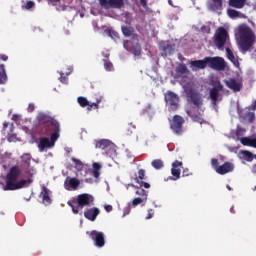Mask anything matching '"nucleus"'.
<instances>
[{
  "mask_svg": "<svg viewBox=\"0 0 256 256\" xmlns=\"http://www.w3.org/2000/svg\"><path fill=\"white\" fill-rule=\"evenodd\" d=\"M77 101L80 107H87V105H89V100L83 96L78 97Z\"/></svg>",
  "mask_w": 256,
  "mask_h": 256,
  "instance_id": "35",
  "label": "nucleus"
},
{
  "mask_svg": "<svg viewBox=\"0 0 256 256\" xmlns=\"http://www.w3.org/2000/svg\"><path fill=\"white\" fill-rule=\"evenodd\" d=\"M228 37H229V33L225 28L223 27L218 28L214 35V45H216V47L220 49V51H223L225 47V43H227Z\"/></svg>",
  "mask_w": 256,
  "mask_h": 256,
  "instance_id": "7",
  "label": "nucleus"
},
{
  "mask_svg": "<svg viewBox=\"0 0 256 256\" xmlns=\"http://www.w3.org/2000/svg\"><path fill=\"white\" fill-rule=\"evenodd\" d=\"M151 165L154 169H163V167H165L164 163H163V160L161 159H155L151 162Z\"/></svg>",
  "mask_w": 256,
  "mask_h": 256,
  "instance_id": "31",
  "label": "nucleus"
},
{
  "mask_svg": "<svg viewBox=\"0 0 256 256\" xmlns=\"http://www.w3.org/2000/svg\"><path fill=\"white\" fill-rule=\"evenodd\" d=\"M128 187H133L136 190V195H138L140 197V199H145L147 201V197L149 196V192L146 191L143 188H140V186H135L134 184H128Z\"/></svg>",
  "mask_w": 256,
  "mask_h": 256,
  "instance_id": "22",
  "label": "nucleus"
},
{
  "mask_svg": "<svg viewBox=\"0 0 256 256\" xmlns=\"http://www.w3.org/2000/svg\"><path fill=\"white\" fill-rule=\"evenodd\" d=\"M40 197L42 199V203L44 205H51V196H49V190L47 189V187H43L42 191L40 193Z\"/></svg>",
  "mask_w": 256,
  "mask_h": 256,
  "instance_id": "21",
  "label": "nucleus"
},
{
  "mask_svg": "<svg viewBox=\"0 0 256 256\" xmlns=\"http://www.w3.org/2000/svg\"><path fill=\"white\" fill-rule=\"evenodd\" d=\"M147 200L145 198H134L132 201V207H137V205H141V203H145Z\"/></svg>",
  "mask_w": 256,
  "mask_h": 256,
  "instance_id": "38",
  "label": "nucleus"
},
{
  "mask_svg": "<svg viewBox=\"0 0 256 256\" xmlns=\"http://www.w3.org/2000/svg\"><path fill=\"white\" fill-rule=\"evenodd\" d=\"M7 127H9V122H4V123H3V129H2V131H5V129H7Z\"/></svg>",
  "mask_w": 256,
  "mask_h": 256,
  "instance_id": "56",
  "label": "nucleus"
},
{
  "mask_svg": "<svg viewBox=\"0 0 256 256\" xmlns=\"http://www.w3.org/2000/svg\"><path fill=\"white\" fill-rule=\"evenodd\" d=\"M38 121L41 135H50V139L48 137L39 139L38 149L40 153H43L45 149L55 147V142L60 137L61 124H59V121L55 120V118L45 113L38 115Z\"/></svg>",
  "mask_w": 256,
  "mask_h": 256,
  "instance_id": "1",
  "label": "nucleus"
},
{
  "mask_svg": "<svg viewBox=\"0 0 256 256\" xmlns=\"http://www.w3.org/2000/svg\"><path fill=\"white\" fill-rule=\"evenodd\" d=\"M121 31L124 37H132L133 33H135V29H133L131 26H122Z\"/></svg>",
  "mask_w": 256,
  "mask_h": 256,
  "instance_id": "28",
  "label": "nucleus"
},
{
  "mask_svg": "<svg viewBox=\"0 0 256 256\" xmlns=\"http://www.w3.org/2000/svg\"><path fill=\"white\" fill-rule=\"evenodd\" d=\"M33 7H35V2H33V1H28L25 4V9H33Z\"/></svg>",
  "mask_w": 256,
  "mask_h": 256,
  "instance_id": "44",
  "label": "nucleus"
},
{
  "mask_svg": "<svg viewBox=\"0 0 256 256\" xmlns=\"http://www.w3.org/2000/svg\"><path fill=\"white\" fill-rule=\"evenodd\" d=\"M168 3H169V5H171V7H174L173 0H168Z\"/></svg>",
  "mask_w": 256,
  "mask_h": 256,
  "instance_id": "58",
  "label": "nucleus"
},
{
  "mask_svg": "<svg viewBox=\"0 0 256 256\" xmlns=\"http://www.w3.org/2000/svg\"><path fill=\"white\" fill-rule=\"evenodd\" d=\"M99 103H101V100H97L96 102H93L92 104H88L87 111H93V109H99Z\"/></svg>",
  "mask_w": 256,
  "mask_h": 256,
  "instance_id": "37",
  "label": "nucleus"
},
{
  "mask_svg": "<svg viewBox=\"0 0 256 256\" xmlns=\"http://www.w3.org/2000/svg\"><path fill=\"white\" fill-rule=\"evenodd\" d=\"M240 33V48L243 53H247L253 45L255 44V34L253 33V30L249 27H240L239 28Z\"/></svg>",
  "mask_w": 256,
  "mask_h": 256,
  "instance_id": "4",
  "label": "nucleus"
},
{
  "mask_svg": "<svg viewBox=\"0 0 256 256\" xmlns=\"http://www.w3.org/2000/svg\"><path fill=\"white\" fill-rule=\"evenodd\" d=\"M250 147H254L256 149V138L250 140Z\"/></svg>",
  "mask_w": 256,
  "mask_h": 256,
  "instance_id": "52",
  "label": "nucleus"
},
{
  "mask_svg": "<svg viewBox=\"0 0 256 256\" xmlns=\"http://www.w3.org/2000/svg\"><path fill=\"white\" fill-rule=\"evenodd\" d=\"M99 213H101V210H99V208L94 207V208L86 209V211L84 212V217L88 219V221H95Z\"/></svg>",
  "mask_w": 256,
  "mask_h": 256,
  "instance_id": "19",
  "label": "nucleus"
},
{
  "mask_svg": "<svg viewBox=\"0 0 256 256\" xmlns=\"http://www.w3.org/2000/svg\"><path fill=\"white\" fill-rule=\"evenodd\" d=\"M163 51H165V55H167V52L168 51H171V45H166L165 47H164V49H163Z\"/></svg>",
  "mask_w": 256,
  "mask_h": 256,
  "instance_id": "53",
  "label": "nucleus"
},
{
  "mask_svg": "<svg viewBox=\"0 0 256 256\" xmlns=\"http://www.w3.org/2000/svg\"><path fill=\"white\" fill-rule=\"evenodd\" d=\"M92 175H93V177H95V179H99L101 172H99V170H93Z\"/></svg>",
  "mask_w": 256,
  "mask_h": 256,
  "instance_id": "49",
  "label": "nucleus"
},
{
  "mask_svg": "<svg viewBox=\"0 0 256 256\" xmlns=\"http://www.w3.org/2000/svg\"><path fill=\"white\" fill-rule=\"evenodd\" d=\"M0 59L2 61H7L9 59V57L7 55H5V54H0Z\"/></svg>",
  "mask_w": 256,
  "mask_h": 256,
  "instance_id": "54",
  "label": "nucleus"
},
{
  "mask_svg": "<svg viewBox=\"0 0 256 256\" xmlns=\"http://www.w3.org/2000/svg\"><path fill=\"white\" fill-rule=\"evenodd\" d=\"M240 141H241L242 145H245L247 147H251V138L243 137V138H241Z\"/></svg>",
  "mask_w": 256,
  "mask_h": 256,
  "instance_id": "40",
  "label": "nucleus"
},
{
  "mask_svg": "<svg viewBox=\"0 0 256 256\" xmlns=\"http://www.w3.org/2000/svg\"><path fill=\"white\" fill-rule=\"evenodd\" d=\"M123 47L126 49V51H129V53H132L134 57H141V44L130 40H125L123 42Z\"/></svg>",
  "mask_w": 256,
  "mask_h": 256,
  "instance_id": "11",
  "label": "nucleus"
},
{
  "mask_svg": "<svg viewBox=\"0 0 256 256\" xmlns=\"http://www.w3.org/2000/svg\"><path fill=\"white\" fill-rule=\"evenodd\" d=\"M138 185L140 186L141 189H142V187H144L145 189H149L151 187L150 183L143 182V181H140V183H138Z\"/></svg>",
  "mask_w": 256,
  "mask_h": 256,
  "instance_id": "42",
  "label": "nucleus"
},
{
  "mask_svg": "<svg viewBox=\"0 0 256 256\" xmlns=\"http://www.w3.org/2000/svg\"><path fill=\"white\" fill-rule=\"evenodd\" d=\"M165 101L172 109H177L179 107V96L174 92L168 91L165 94Z\"/></svg>",
  "mask_w": 256,
  "mask_h": 256,
  "instance_id": "15",
  "label": "nucleus"
},
{
  "mask_svg": "<svg viewBox=\"0 0 256 256\" xmlns=\"http://www.w3.org/2000/svg\"><path fill=\"white\" fill-rule=\"evenodd\" d=\"M71 161L76 165L78 171H81L83 169V162H81V160L75 157H72Z\"/></svg>",
  "mask_w": 256,
  "mask_h": 256,
  "instance_id": "36",
  "label": "nucleus"
},
{
  "mask_svg": "<svg viewBox=\"0 0 256 256\" xmlns=\"http://www.w3.org/2000/svg\"><path fill=\"white\" fill-rule=\"evenodd\" d=\"M109 9H123L125 7L124 0H109Z\"/></svg>",
  "mask_w": 256,
  "mask_h": 256,
  "instance_id": "25",
  "label": "nucleus"
},
{
  "mask_svg": "<svg viewBox=\"0 0 256 256\" xmlns=\"http://www.w3.org/2000/svg\"><path fill=\"white\" fill-rule=\"evenodd\" d=\"M251 171H252V173H254L256 175V164L252 165Z\"/></svg>",
  "mask_w": 256,
  "mask_h": 256,
  "instance_id": "57",
  "label": "nucleus"
},
{
  "mask_svg": "<svg viewBox=\"0 0 256 256\" xmlns=\"http://www.w3.org/2000/svg\"><path fill=\"white\" fill-rule=\"evenodd\" d=\"M226 85L229 89H232V91H241V84L235 79L226 81Z\"/></svg>",
  "mask_w": 256,
  "mask_h": 256,
  "instance_id": "24",
  "label": "nucleus"
},
{
  "mask_svg": "<svg viewBox=\"0 0 256 256\" xmlns=\"http://www.w3.org/2000/svg\"><path fill=\"white\" fill-rule=\"evenodd\" d=\"M28 113H33L35 111V104L30 103L27 108Z\"/></svg>",
  "mask_w": 256,
  "mask_h": 256,
  "instance_id": "47",
  "label": "nucleus"
},
{
  "mask_svg": "<svg viewBox=\"0 0 256 256\" xmlns=\"http://www.w3.org/2000/svg\"><path fill=\"white\" fill-rule=\"evenodd\" d=\"M247 0H228V5L234 9H243Z\"/></svg>",
  "mask_w": 256,
  "mask_h": 256,
  "instance_id": "23",
  "label": "nucleus"
},
{
  "mask_svg": "<svg viewBox=\"0 0 256 256\" xmlns=\"http://www.w3.org/2000/svg\"><path fill=\"white\" fill-rule=\"evenodd\" d=\"M94 145L95 149H102V151H105V155H107V157H115L117 154V149L115 148L116 146L113 144V142H111V140H95Z\"/></svg>",
  "mask_w": 256,
  "mask_h": 256,
  "instance_id": "5",
  "label": "nucleus"
},
{
  "mask_svg": "<svg viewBox=\"0 0 256 256\" xmlns=\"http://www.w3.org/2000/svg\"><path fill=\"white\" fill-rule=\"evenodd\" d=\"M59 79H60L61 83H64V85H67V76H65L64 73L60 74V78Z\"/></svg>",
  "mask_w": 256,
  "mask_h": 256,
  "instance_id": "43",
  "label": "nucleus"
},
{
  "mask_svg": "<svg viewBox=\"0 0 256 256\" xmlns=\"http://www.w3.org/2000/svg\"><path fill=\"white\" fill-rule=\"evenodd\" d=\"M254 191H256V186L254 187Z\"/></svg>",
  "mask_w": 256,
  "mask_h": 256,
  "instance_id": "64",
  "label": "nucleus"
},
{
  "mask_svg": "<svg viewBox=\"0 0 256 256\" xmlns=\"http://www.w3.org/2000/svg\"><path fill=\"white\" fill-rule=\"evenodd\" d=\"M23 170L17 165L12 166L5 176V185L3 191H19V189H25L33 183V179H21Z\"/></svg>",
  "mask_w": 256,
  "mask_h": 256,
  "instance_id": "2",
  "label": "nucleus"
},
{
  "mask_svg": "<svg viewBox=\"0 0 256 256\" xmlns=\"http://www.w3.org/2000/svg\"><path fill=\"white\" fill-rule=\"evenodd\" d=\"M226 53L229 61H231L232 63H235V54H233V51H231L230 48H226Z\"/></svg>",
  "mask_w": 256,
  "mask_h": 256,
  "instance_id": "39",
  "label": "nucleus"
},
{
  "mask_svg": "<svg viewBox=\"0 0 256 256\" xmlns=\"http://www.w3.org/2000/svg\"><path fill=\"white\" fill-rule=\"evenodd\" d=\"M0 83L1 85H5L7 83V72L5 71V65H0Z\"/></svg>",
  "mask_w": 256,
  "mask_h": 256,
  "instance_id": "29",
  "label": "nucleus"
},
{
  "mask_svg": "<svg viewBox=\"0 0 256 256\" xmlns=\"http://www.w3.org/2000/svg\"><path fill=\"white\" fill-rule=\"evenodd\" d=\"M176 73H178V75H189V69L187 65L179 64L176 68Z\"/></svg>",
  "mask_w": 256,
  "mask_h": 256,
  "instance_id": "30",
  "label": "nucleus"
},
{
  "mask_svg": "<svg viewBox=\"0 0 256 256\" xmlns=\"http://www.w3.org/2000/svg\"><path fill=\"white\" fill-rule=\"evenodd\" d=\"M53 1H55V3H59V1H61V0H53Z\"/></svg>",
  "mask_w": 256,
  "mask_h": 256,
  "instance_id": "62",
  "label": "nucleus"
},
{
  "mask_svg": "<svg viewBox=\"0 0 256 256\" xmlns=\"http://www.w3.org/2000/svg\"><path fill=\"white\" fill-rule=\"evenodd\" d=\"M190 67L192 71H197L199 69H205L207 67V57L203 60H194L190 62Z\"/></svg>",
  "mask_w": 256,
  "mask_h": 256,
  "instance_id": "20",
  "label": "nucleus"
},
{
  "mask_svg": "<svg viewBox=\"0 0 256 256\" xmlns=\"http://www.w3.org/2000/svg\"><path fill=\"white\" fill-rule=\"evenodd\" d=\"M17 139V135L12 134L8 136V141L11 143L12 141H15Z\"/></svg>",
  "mask_w": 256,
  "mask_h": 256,
  "instance_id": "51",
  "label": "nucleus"
},
{
  "mask_svg": "<svg viewBox=\"0 0 256 256\" xmlns=\"http://www.w3.org/2000/svg\"><path fill=\"white\" fill-rule=\"evenodd\" d=\"M181 167H183V162L176 160L172 163V168H171V175L169 179L171 181H177L181 179Z\"/></svg>",
  "mask_w": 256,
  "mask_h": 256,
  "instance_id": "13",
  "label": "nucleus"
},
{
  "mask_svg": "<svg viewBox=\"0 0 256 256\" xmlns=\"http://www.w3.org/2000/svg\"><path fill=\"white\" fill-rule=\"evenodd\" d=\"M126 215H127V213H124V214H123V217H125Z\"/></svg>",
  "mask_w": 256,
  "mask_h": 256,
  "instance_id": "63",
  "label": "nucleus"
},
{
  "mask_svg": "<svg viewBox=\"0 0 256 256\" xmlns=\"http://www.w3.org/2000/svg\"><path fill=\"white\" fill-rule=\"evenodd\" d=\"M153 215H155V210L149 209L146 219H153Z\"/></svg>",
  "mask_w": 256,
  "mask_h": 256,
  "instance_id": "45",
  "label": "nucleus"
},
{
  "mask_svg": "<svg viewBox=\"0 0 256 256\" xmlns=\"http://www.w3.org/2000/svg\"><path fill=\"white\" fill-rule=\"evenodd\" d=\"M183 123L185 119L180 115H175L170 124V129L175 133V135H183Z\"/></svg>",
  "mask_w": 256,
  "mask_h": 256,
  "instance_id": "10",
  "label": "nucleus"
},
{
  "mask_svg": "<svg viewBox=\"0 0 256 256\" xmlns=\"http://www.w3.org/2000/svg\"><path fill=\"white\" fill-rule=\"evenodd\" d=\"M99 4L103 9H109V0H99Z\"/></svg>",
  "mask_w": 256,
  "mask_h": 256,
  "instance_id": "41",
  "label": "nucleus"
},
{
  "mask_svg": "<svg viewBox=\"0 0 256 256\" xmlns=\"http://www.w3.org/2000/svg\"><path fill=\"white\" fill-rule=\"evenodd\" d=\"M95 202V198L91 194H79L76 200L68 201L74 215H77L84 207H91Z\"/></svg>",
  "mask_w": 256,
  "mask_h": 256,
  "instance_id": "3",
  "label": "nucleus"
},
{
  "mask_svg": "<svg viewBox=\"0 0 256 256\" xmlns=\"http://www.w3.org/2000/svg\"><path fill=\"white\" fill-rule=\"evenodd\" d=\"M87 235L94 241L96 247H105V234L103 232L92 230L91 232H87Z\"/></svg>",
  "mask_w": 256,
  "mask_h": 256,
  "instance_id": "12",
  "label": "nucleus"
},
{
  "mask_svg": "<svg viewBox=\"0 0 256 256\" xmlns=\"http://www.w3.org/2000/svg\"><path fill=\"white\" fill-rule=\"evenodd\" d=\"M201 31H203V33H211V27H209V26H202L201 27Z\"/></svg>",
  "mask_w": 256,
  "mask_h": 256,
  "instance_id": "48",
  "label": "nucleus"
},
{
  "mask_svg": "<svg viewBox=\"0 0 256 256\" xmlns=\"http://www.w3.org/2000/svg\"><path fill=\"white\" fill-rule=\"evenodd\" d=\"M227 14L231 19H237L238 17H241V12L235 10V9H228Z\"/></svg>",
  "mask_w": 256,
  "mask_h": 256,
  "instance_id": "33",
  "label": "nucleus"
},
{
  "mask_svg": "<svg viewBox=\"0 0 256 256\" xmlns=\"http://www.w3.org/2000/svg\"><path fill=\"white\" fill-rule=\"evenodd\" d=\"M211 165L213 169H215L216 173H218V175H227V173H231V171L235 169L233 163L231 162H225L219 166V160L217 158H213L211 160Z\"/></svg>",
  "mask_w": 256,
  "mask_h": 256,
  "instance_id": "8",
  "label": "nucleus"
},
{
  "mask_svg": "<svg viewBox=\"0 0 256 256\" xmlns=\"http://www.w3.org/2000/svg\"><path fill=\"white\" fill-rule=\"evenodd\" d=\"M105 57L106 59H103L104 69H106L107 71H111L113 69V63L109 61V54H106Z\"/></svg>",
  "mask_w": 256,
  "mask_h": 256,
  "instance_id": "32",
  "label": "nucleus"
},
{
  "mask_svg": "<svg viewBox=\"0 0 256 256\" xmlns=\"http://www.w3.org/2000/svg\"><path fill=\"white\" fill-rule=\"evenodd\" d=\"M81 185V181L77 178H69L67 177L64 182V187L67 191H77V187Z\"/></svg>",
  "mask_w": 256,
  "mask_h": 256,
  "instance_id": "16",
  "label": "nucleus"
},
{
  "mask_svg": "<svg viewBox=\"0 0 256 256\" xmlns=\"http://www.w3.org/2000/svg\"><path fill=\"white\" fill-rule=\"evenodd\" d=\"M219 91H223L221 82H218L216 86L210 89V99L212 100L213 105H217V101H219Z\"/></svg>",
  "mask_w": 256,
  "mask_h": 256,
  "instance_id": "17",
  "label": "nucleus"
},
{
  "mask_svg": "<svg viewBox=\"0 0 256 256\" xmlns=\"http://www.w3.org/2000/svg\"><path fill=\"white\" fill-rule=\"evenodd\" d=\"M185 175L187 176V175H189V174L186 173L185 170H184V171H183V176H185Z\"/></svg>",
  "mask_w": 256,
  "mask_h": 256,
  "instance_id": "59",
  "label": "nucleus"
},
{
  "mask_svg": "<svg viewBox=\"0 0 256 256\" xmlns=\"http://www.w3.org/2000/svg\"><path fill=\"white\" fill-rule=\"evenodd\" d=\"M233 209H234L233 207L230 209L231 213H235V211Z\"/></svg>",
  "mask_w": 256,
  "mask_h": 256,
  "instance_id": "60",
  "label": "nucleus"
},
{
  "mask_svg": "<svg viewBox=\"0 0 256 256\" xmlns=\"http://www.w3.org/2000/svg\"><path fill=\"white\" fill-rule=\"evenodd\" d=\"M142 7H147V0H140Z\"/></svg>",
  "mask_w": 256,
  "mask_h": 256,
  "instance_id": "55",
  "label": "nucleus"
},
{
  "mask_svg": "<svg viewBox=\"0 0 256 256\" xmlns=\"http://www.w3.org/2000/svg\"><path fill=\"white\" fill-rule=\"evenodd\" d=\"M142 179H145V170H144V169H140V170L138 171V176H136V177L134 178V181H135L136 183H141V181H143Z\"/></svg>",
  "mask_w": 256,
  "mask_h": 256,
  "instance_id": "34",
  "label": "nucleus"
},
{
  "mask_svg": "<svg viewBox=\"0 0 256 256\" xmlns=\"http://www.w3.org/2000/svg\"><path fill=\"white\" fill-rule=\"evenodd\" d=\"M186 113L190 116L194 123H199L200 125L204 124L205 119H203V114L199 113V109L190 108L186 110Z\"/></svg>",
  "mask_w": 256,
  "mask_h": 256,
  "instance_id": "14",
  "label": "nucleus"
},
{
  "mask_svg": "<svg viewBox=\"0 0 256 256\" xmlns=\"http://www.w3.org/2000/svg\"><path fill=\"white\" fill-rule=\"evenodd\" d=\"M207 67L216 71H223L226 67L225 59L222 57H206Z\"/></svg>",
  "mask_w": 256,
  "mask_h": 256,
  "instance_id": "9",
  "label": "nucleus"
},
{
  "mask_svg": "<svg viewBox=\"0 0 256 256\" xmlns=\"http://www.w3.org/2000/svg\"><path fill=\"white\" fill-rule=\"evenodd\" d=\"M210 8L212 11H221L223 9V0H212Z\"/></svg>",
  "mask_w": 256,
  "mask_h": 256,
  "instance_id": "27",
  "label": "nucleus"
},
{
  "mask_svg": "<svg viewBox=\"0 0 256 256\" xmlns=\"http://www.w3.org/2000/svg\"><path fill=\"white\" fill-rule=\"evenodd\" d=\"M21 159H22L23 163H25V165H27V167H28V169L25 170L26 175H30V177H33L35 170L33 168H29V167H31V154H29V153L23 154L21 156Z\"/></svg>",
  "mask_w": 256,
  "mask_h": 256,
  "instance_id": "18",
  "label": "nucleus"
},
{
  "mask_svg": "<svg viewBox=\"0 0 256 256\" xmlns=\"http://www.w3.org/2000/svg\"><path fill=\"white\" fill-rule=\"evenodd\" d=\"M240 155H242V159H244V161H248V163H251L253 159H256V155H253L249 150H242Z\"/></svg>",
  "mask_w": 256,
  "mask_h": 256,
  "instance_id": "26",
  "label": "nucleus"
},
{
  "mask_svg": "<svg viewBox=\"0 0 256 256\" xmlns=\"http://www.w3.org/2000/svg\"><path fill=\"white\" fill-rule=\"evenodd\" d=\"M104 209L107 213H111V211H113V206L111 205H105Z\"/></svg>",
  "mask_w": 256,
  "mask_h": 256,
  "instance_id": "50",
  "label": "nucleus"
},
{
  "mask_svg": "<svg viewBox=\"0 0 256 256\" xmlns=\"http://www.w3.org/2000/svg\"><path fill=\"white\" fill-rule=\"evenodd\" d=\"M92 167H93L94 171H101V164H99L97 162H94Z\"/></svg>",
  "mask_w": 256,
  "mask_h": 256,
  "instance_id": "46",
  "label": "nucleus"
},
{
  "mask_svg": "<svg viewBox=\"0 0 256 256\" xmlns=\"http://www.w3.org/2000/svg\"><path fill=\"white\" fill-rule=\"evenodd\" d=\"M227 189H229V191H231V186H227Z\"/></svg>",
  "mask_w": 256,
  "mask_h": 256,
  "instance_id": "61",
  "label": "nucleus"
},
{
  "mask_svg": "<svg viewBox=\"0 0 256 256\" xmlns=\"http://www.w3.org/2000/svg\"><path fill=\"white\" fill-rule=\"evenodd\" d=\"M186 99H187V103H189V105H193L194 109H201V107H203V96L201 95V93H199V91L190 88L186 91Z\"/></svg>",
  "mask_w": 256,
  "mask_h": 256,
  "instance_id": "6",
  "label": "nucleus"
}]
</instances>
